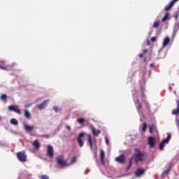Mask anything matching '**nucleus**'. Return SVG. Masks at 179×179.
<instances>
[{"instance_id": "44", "label": "nucleus", "mask_w": 179, "mask_h": 179, "mask_svg": "<svg viewBox=\"0 0 179 179\" xmlns=\"http://www.w3.org/2000/svg\"><path fill=\"white\" fill-rule=\"evenodd\" d=\"M150 66H153V64H150Z\"/></svg>"}, {"instance_id": "25", "label": "nucleus", "mask_w": 179, "mask_h": 179, "mask_svg": "<svg viewBox=\"0 0 179 179\" xmlns=\"http://www.w3.org/2000/svg\"><path fill=\"white\" fill-rule=\"evenodd\" d=\"M10 124L12 125H18L19 122H17V120L15 118H13L10 120Z\"/></svg>"}, {"instance_id": "2", "label": "nucleus", "mask_w": 179, "mask_h": 179, "mask_svg": "<svg viewBox=\"0 0 179 179\" xmlns=\"http://www.w3.org/2000/svg\"><path fill=\"white\" fill-rule=\"evenodd\" d=\"M133 159H134L136 163H138V162H142V160H143V154H142L139 150L136 149Z\"/></svg>"}, {"instance_id": "29", "label": "nucleus", "mask_w": 179, "mask_h": 179, "mask_svg": "<svg viewBox=\"0 0 179 179\" xmlns=\"http://www.w3.org/2000/svg\"><path fill=\"white\" fill-rule=\"evenodd\" d=\"M53 110H54L55 113H59V111H61V108H58L57 106H55L53 108Z\"/></svg>"}, {"instance_id": "20", "label": "nucleus", "mask_w": 179, "mask_h": 179, "mask_svg": "<svg viewBox=\"0 0 179 179\" xmlns=\"http://www.w3.org/2000/svg\"><path fill=\"white\" fill-rule=\"evenodd\" d=\"M88 143L91 148V150H93V141H92V135H88Z\"/></svg>"}, {"instance_id": "15", "label": "nucleus", "mask_w": 179, "mask_h": 179, "mask_svg": "<svg viewBox=\"0 0 179 179\" xmlns=\"http://www.w3.org/2000/svg\"><path fill=\"white\" fill-rule=\"evenodd\" d=\"M178 1V0H173L167 6L165 7V10H170V9L174 6V3Z\"/></svg>"}, {"instance_id": "16", "label": "nucleus", "mask_w": 179, "mask_h": 179, "mask_svg": "<svg viewBox=\"0 0 179 179\" xmlns=\"http://www.w3.org/2000/svg\"><path fill=\"white\" fill-rule=\"evenodd\" d=\"M115 160L117 162V163H124V162H125V157L124 155H121L120 156L116 157Z\"/></svg>"}, {"instance_id": "33", "label": "nucleus", "mask_w": 179, "mask_h": 179, "mask_svg": "<svg viewBox=\"0 0 179 179\" xmlns=\"http://www.w3.org/2000/svg\"><path fill=\"white\" fill-rule=\"evenodd\" d=\"M156 40H157V38L156 36L151 38V41H152V43H155Z\"/></svg>"}, {"instance_id": "38", "label": "nucleus", "mask_w": 179, "mask_h": 179, "mask_svg": "<svg viewBox=\"0 0 179 179\" xmlns=\"http://www.w3.org/2000/svg\"><path fill=\"white\" fill-rule=\"evenodd\" d=\"M141 99L145 100V94H142L141 95Z\"/></svg>"}, {"instance_id": "41", "label": "nucleus", "mask_w": 179, "mask_h": 179, "mask_svg": "<svg viewBox=\"0 0 179 179\" xmlns=\"http://www.w3.org/2000/svg\"><path fill=\"white\" fill-rule=\"evenodd\" d=\"M175 19H176V20H177V19H178V15H176L175 16Z\"/></svg>"}, {"instance_id": "39", "label": "nucleus", "mask_w": 179, "mask_h": 179, "mask_svg": "<svg viewBox=\"0 0 179 179\" xmlns=\"http://www.w3.org/2000/svg\"><path fill=\"white\" fill-rule=\"evenodd\" d=\"M131 166H132V159H130V162H129V167H131Z\"/></svg>"}, {"instance_id": "35", "label": "nucleus", "mask_w": 179, "mask_h": 179, "mask_svg": "<svg viewBox=\"0 0 179 179\" xmlns=\"http://www.w3.org/2000/svg\"><path fill=\"white\" fill-rule=\"evenodd\" d=\"M149 131H150V134H152V132H153V126H150Z\"/></svg>"}, {"instance_id": "43", "label": "nucleus", "mask_w": 179, "mask_h": 179, "mask_svg": "<svg viewBox=\"0 0 179 179\" xmlns=\"http://www.w3.org/2000/svg\"><path fill=\"white\" fill-rule=\"evenodd\" d=\"M139 57H140V58H142V57H143V54H142V53L140 54V55H139Z\"/></svg>"}, {"instance_id": "10", "label": "nucleus", "mask_w": 179, "mask_h": 179, "mask_svg": "<svg viewBox=\"0 0 179 179\" xmlns=\"http://www.w3.org/2000/svg\"><path fill=\"white\" fill-rule=\"evenodd\" d=\"M48 103H50V100L49 99L45 100L42 103H41L40 105H38L37 108L39 110H44L47 107Z\"/></svg>"}, {"instance_id": "6", "label": "nucleus", "mask_w": 179, "mask_h": 179, "mask_svg": "<svg viewBox=\"0 0 179 179\" xmlns=\"http://www.w3.org/2000/svg\"><path fill=\"white\" fill-rule=\"evenodd\" d=\"M0 69H3V71H10V66L6 65L5 60H0Z\"/></svg>"}, {"instance_id": "1", "label": "nucleus", "mask_w": 179, "mask_h": 179, "mask_svg": "<svg viewBox=\"0 0 179 179\" xmlns=\"http://www.w3.org/2000/svg\"><path fill=\"white\" fill-rule=\"evenodd\" d=\"M57 163L59 166H60L62 169L64 167H68L69 164L65 162V159L64 158V156L60 155L57 158Z\"/></svg>"}, {"instance_id": "4", "label": "nucleus", "mask_w": 179, "mask_h": 179, "mask_svg": "<svg viewBox=\"0 0 179 179\" xmlns=\"http://www.w3.org/2000/svg\"><path fill=\"white\" fill-rule=\"evenodd\" d=\"M170 139H171V134H168L166 138L164 139L159 144L160 150H164V145L170 142Z\"/></svg>"}, {"instance_id": "26", "label": "nucleus", "mask_w": 179, "mask_h": 179, "mask_svg": "<svg viewBox=\"0 0 179 179\" xmlns=\"http://www.w3.org/2000/svg\"><path fill=\"white\" fill-rule=\"evenodd\" d=\"M159 26H160V21H157V22H154V24H153L154 29H157V27H159Z\"/></svg>"}, {"instance_id": "30", "label": "nucleus", "mask_w": 179, "mask_h": 179, "mask_svg": "<svg viewBox=\"0 0 179 179\" xmlns=\"http://www.w3.org/2000/svg\"><path fill=\"white\" fill-rule=\"evenodd\" d=\"M146 128H148V124L146 123H144L142 128L143 132H145L146 131Z\"/></svg>"}, {"instance_id": "27", "label": "nucleus", "mask_w": 179, "mask_h": 179, "mask_svg": "<svg viewBox=\"0 0 179 179\" xmlns=\"http://www.w3.org/2000/svg\"><path fill=\"white\" fill-rule=\"evenodd\" d=\"M170 173V169H169L166 171H164L162 173V177H166V176H169V173Z\"/></svg>"}, {"instance_id": "19", "label": "nucleus", "mask_w": 179, "mask_h": 179, "mask_svg": "<svg viewBox=\"0 0 179 179\" xmlns=\"http://www.w3.org/2000/svg\"><path fill=\"white\" fill-rule=\"evenodd\" d=\"M173 115H178L179 114V101H177V109H175L172 111Z\"/></svg>"}, {"instance_id": "45", "label": "nucleus", "mask_w": 179, "mask_h": 179, "mask_svg": "<svg viewBox=\"0 0 179 179\" xmlns=\"http://www.w3.org/2000/svg\"><path fill=\"white\" fill-rule=\"evenodd\" d=\"M0 121H1V117H0Z\"/></svg>"}, {"instance_id": "32", "label": "nucleus", "mask_w": 179, "mask_h": 179, "mask_svg": "<svg viewBox=\"0 0 179 179\" xmlns=\"http://www.w3.org/2000/svg\"><path fill=\"white\" fill-rule=\"evenodd\" d=\"M6 94H3V95H1V100H6Z\"/></svg>"}, {"instance_id": "8", "label": "nucleus", "mask_w": 179, "mask_h": 179, "mask_svg": "<svg viewBox=\"0 0 179 179\" xmlns=\"http://www.w3.org/2000/svg\"><path fill=\"white\" fill-rule=\"evenodd\" d=\"M23 127L25 132L27 133L33 132V131H34V126H30L26 123H24Z\"/></svg>"}, {"instance_id": "7", "label": "nucleus", "mask_w": 179, "mask_h": 179, "mask_svg": "<svg viewBox=\"0 0 179 179\" xmlns=\"http://www.w3.org/2000/svg\"><path fill=\"white\" fill-rule=\"evenodd\" d=\"M47 156H48V157H54V148L51 145H48Z\"/></svg>"}, {"instance_id": "31", "label": "nucleus", "mask_w": 179, "mask_h": 179, "mask_svg": "<svg viewBox=\"0 0 179 179\" xmlns=\"http://www.w3.org/2000/svg\"><path fill=\"white\" fill-rule=\"evenodd\" d=\"M40 179H50V178H48V176H45V175H43L39 177Z\"/></svg>"}, {"instance_id": "9", "label": "nucleus", "mask_w": 179, "mask_h": 179, "mask_svg": "<svg viewBox=\"0 0 179 179\" xmlns=\"http://www.w3.org/2000/svg\"><path fill=\"white\" fill-rule=\"evenodd\" d=\"M84 137H85V133H80L78 136V138H77L80 148H83L84 145L83 140L82 139Z\"/></svg>"}, {"instance_id": "21", "label": "nucleus", "mask_w": 179, "mask_h": 179, "mask_svg": "<svg viewBox=\"0 0 179 179\" xmlns=\"http://www.w3.org/2000/svg\"><path fill=\"white\" fill-rule=\"evenodd\" d=\"M85 121H86V119H85V117H80V118L77 119V122L78 124H80V125H83V124H85Z\"/></svg>"}, {"instance_id": "24", "label": "nucleus", "mask_w": 179, "mask_h": 179, "mask_svg": "<svg viewBox=\"0 0 179 179\" xmlns=\"http://www.w3.org/2000/svg\"><path fill=\"white\" fill-rule=\"evenodd\" d=\"M77 159H78V157L76 156H73L71 158V162L70 164H68L69 166H72V164H75V163H76Z\"/></svg>"}, {"instance_id": "18", "label": "nucleus", "mask_w": 179, "mask_h": 179, "mask_svg": "<svg viewBox=\"0 0 179 179\" xmlns=\"http://www.w3.org/2000/svg\"><path fill=\"white\" fill-rule=\"evenodd\" d=\"M169 43H170V38L166 37L164 39V42H163V44H162L163 48H164V47H167V45H169Z\"/></svg>"}, {"instance_id": "14", "label": "nucleus", "mask_w": 179, "mask_h": 179, "mask_svg": "<svg viewBox=\"0 0 179 179\" xmlns=\"http://www.w3.org/2000/svg\"><path fill=\"white\" fill-rule=\"evenodd\" d=\"M91 129H92V132L93 135H94V136H99V135H100V134H101V131L100 130L96 129V128H94V127H92Z\"/></svg>"}, {"instance_id": "22", "label": "nucleus", "mask_w": 179, "mask_h": 179, "mask_svg": "<svg viewBox=\"0 0 179 179\" xmlns=\"http://www.w3.org/2000/svg\"><path fill=\"white\" fill-rule=\"evenodd\" d=\"M104 156H105L104 150H101L100 152V157H101V161L102 164H104Z\"/></svg>"}, {"instance_id": "42", "label": "nucleus", "mask_w": 179, "mask_h": 179, "mask_svg": "<svg viewBox=\"0 0 179 179\" xmlns=\"http://www.w3.org/2000/svg\"><path fill=\"white\" fill-rule=\"evenodd\" d=\"M147 45H150V41H148Z\"/></svg>"}, {"instance_id": "37", "label": "nucleus", "mask_w": 179, "mask_h": 179, "mask_svg": "<svg viewBox=\"0 0 179 179\" xmlns=\"http://www.w3.org/2000/svg\"><path fill=\"white\" fill-rule=\"evenodd\" d=\"M105 141H106V145H108L109 141H108V138L107 137L105 138Z\"/></svg>"}, {"instance_id": "17", "label": "nucleus", "mask_w": 179, "mask_h": 179, "mask_svg": "<svg viewBox=\"0 0 179 179\" xmlns=\"http://www.w3.org/2000/svg\"><path fill=\"white\" fill-rule=\"evenodd\" d=\"M32 146H34V148L36 150H38V149H40V143L38 142V140H35V141L32 143Z\"/></svg>"}, {"instance_id": "11", "label": "nucleus", "mask_w": 179, "mask_h": 179, "mask_svg": "<svg viewBox=\"0 0 179 179\" xmlns=\"http://www.w3.org/2000/svg\"><path fill=\"white\" fill-rule=\"evenodd\" d=\"M8 109L10 111H15V113H17V114H21L20 109H19V106H8Z\"/></svg>"}, {"instance_id": "13", "label": "nucleus", "mask_w": 179, "mask_h": 179, "mask_svg": "<svg viewBox=\"0 0 179 179\" xmlns=\"http://www.w3.org/2000/svg\"><path fill=\"white\" fill-rule=\"evenodd\" d=\"M143 174H145V170L142 169H138L135 172L136 177H141V176H143Z\"/></svg>"}, {"instance_id": "3", "label": "nucleus", "mask_w": 179, "mask_h": 179, "mask_svg": "<svg viewBox=\"0 0 179 179\" xmlns=\"http://www.w3.org/2000/svg\"><path fill=\"white\" fill-rule=\"evenodd\" d=\"M133 97L137 110H141L142 108V105L141 104V101H139V95H138L136 92V94H133Z\"/></svg>"}, {"instance_id": "5", "label": "nucleus", "mask_w": 179, "mask_h": 179, "mask_svg": "<svg viewBox=\"0 0 179 179\" xmlns=\"http://www.w3.org/2000/svg\"><path fill=\"white\" fill-rule=\"evenodd\" d=\"M17 157L20 162L24 163L27 162L26 153L23 151L17 154Z\"/></svg>"}, {"instance_id": "12", "label": "nucleus", "mask_w": 179, "mask_h": 179, "mask_svg": "<svg viewBox=\"0 0 179 179\" xmlns=\"http://www.w3.org/2000/svg\"><path fill=\"white\" fill-rule=\"evenodd\" d=\"M148 145H150V148H153L155 145H156V138L149 137Z\"/></svg>"}, {"instance_id": "36", "label": "nucleus", "mask_w": 179, "mask_h": 179, "mask_svg": "<svg viewBox=\"0 0 179 179\" xmlns=\"http://www.w3.org/2000/svg\"><path fill=\"white\" fill-rule=\"evenodd\" d=\"M66 130H67V131H71V126L66 125Z\"/></svg>"}, {"instance_id": "23", "label": "nucleus", "mask_w": 179, "mask_h": 179, "mask_svg": "<svg viewBox=\"0 0 179 179\" xmlns=\"http://www.w3.org/2000/svg\"><path fill=\"white\" fill-rule=\"evenodd\" d=\"M24 117L27 118V120H30L31 118V115H30V112L29 110H24Z\"/></svg>"}, {"instance_id": "34", "label": "nucleus", "mask_w": 179, "mask_h": 179, "mask_svg": "<svg viewBox=\"0 0 179 179\" xmlns=\"http://www.w3.org/2000/svg\"><path fill=\"white\" fill-rule=\"evenodd\" d=\"M30 107H31V103H27V104H25V108H29Z\"/></svg>"}, {"instance_id": "40", "label": "nucleus", "mask_w": 179, "mask_h": 179, "mask_svg": "<svg viewBox=\"0 0 179 179\" xmlns=\"http://www.w3.org/2000/svg\"><path fill=\"white\" fill-rule=\"evenodd\" d=\"M146 52H148V50L145 49V50H143V53H144V54H146Z\"/></svg>"}, {"instance_id": "28", "label": "nucleus", "mask_w": 179, "mask_h": 179, "mask_svg": "<svg viewBox=\"0 0 179 179\" xmlns=\"http://www.w3.org/2000/svg\"><path fill=\"white\" fill-rule=\"evenodd\" d=\"M169 17L170 14L166 13L165 16L162 18V22H166V20H167V19H169Z\"/></svg>"}]
</instances>
